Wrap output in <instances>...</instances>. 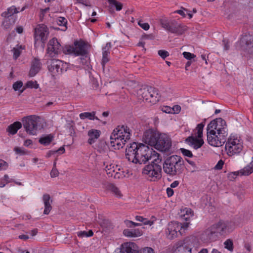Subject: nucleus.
I'll use <instances>...</instances> for the list:
<instances>
[{
	"label": "nucleus",
	"mask_w": 253,
	"mask_h": 253,
	"mask_svg": "<svg viewBox=\"0 0 253 253\" xmlns=\"http://www.w3.org/2000/svg\"><path fill=\"white\" fill-rule=\"evenodd\" d=\"M155 152L148 146L136 142L130 144L126 149V158L135 164H145L155 156Z\"/></svg>",
	"instance_id": "1"
},
{
	"label": "nucleus",
	"mask_w": 253,
	"mask_h": 253,
	"mask_svg": "<svg viewBox=\"0 0 253 253\" xmlns=\"http://www.w3.org/2000/svg\"><path fill=\"white\" fill-rule=\"evenodd\" d=\"M164 171L170 176H173L181 174L184 169V161L177 155H172L168 157L163 165Z\"/></svg>",
	"instance_id": "2"
},
{
	"label": "nucleus",
	"mask_w": 253,
	"mask_h": 253,
	"mask_svg": "<svg viewBox=\"0 0 253 253\" xmlns=\"http://www.w3.org/2000/svg\"><path fill=\"white\" fill-rule=\"evenodd\" d=\"M157 160H153L151 163L146 166L143 169L142 174L150 181H156L161 178V166L156 163Z\"/></svg>",
	"instance_id": "3"
},
{
	"label": "nucleus",
	"mask_w": 253,
	"mask_h": 253,
	"mask_svg": "<svg viewBox=\"0 0 253 253\" xmlns=\"http://www.w3.org/2000/svg\"><path fill=\"white\" fill-rule=\"evenodd\" d=\"M199 242L194 236L186 237L183 241H178L176 248L178 251L184 253H196L198 251Z\"/></svg>",
	"instance_id": "4"
},
{
	"label": "nucleus",
	"mask_w": 253,
	"mask_h": 253,
	"mask_svg": "<svg viewBox=\"0 0 253 253\" xmlns=\"http://www.w3.org/2000/svg\"><path fill=\"white\" fill-rule=\"evenodd\" d=\"M243 142L237 136H231L225 144V150L229 156L240 154L243 150Z\"/></svg>",
	"instance_id": "5"
},
{
	"label": "nucleus",
	"mask_w": 253,
	"mask_h": 253,
	"mask_svg": "<svg viewBox=\"0 0 253 253\" xmlns=\"http://www.w3.org/2000/svg\"><path fill=\"white\" fill-rule=\"evenodd\" d=\"M160 23L162 27L167 31L177 35H182L187 30L185 25L178 23L175 20L162 19Z\"/></svg>",
	"instance_id": "6"
},
{
	"label": "nucleus",
	"mask_w": 253,
	"mask_h": 253,
	"mask_svg": "<svg viewBox=\"0 0 253 253\" xmlns=\"http://www.w3.org/2000/svg\"><path fill=\"white\" fill-rule=\"evenodd\" d=\"M47 69L53 77L62 74L68 68L66 63L58 59H51L47 61Z\"/></svg>",
	"instance_id": "7"
},
{
	"label": "nucleus",
	"mask_w": 253,
	"mask_h": 253,
	"mask_svg": "<svg viewBox=\"0 0 253 253\" xmlns=\"http://www.w3.org/2000/svg\"><path fill=\"white\" fill-rule=\"evenodd\" d=\"M40 118L36 116H29L22 119L24 128L29 134L35 135L38 130Z\"/></svg>",
	"instance_id": "8"
},
{
	"label": "nucleus",
	"mask_w": 253,
	"mask_h": 253,
	"mask_svg": "<svg viewBox=\"0 0 253 253\" xmlns=\"http://www.w3.org/2000/svg\"><path fill=\"white\" fill-rule=\"evenodd\" d=\"M207 131V140L210 145L214 147H219L226 142V137L227 135L217 134L213 129Z\"/></svg>",
	"instance_id": "9"
},
{
	"label": "nucleus",
	"mask_w": 253,
	"mask_h": 253,
	"mask_svg": "<svg viewBox=\"0 0 253 253\" xmlns=\"http://www.w3.org/2000/svg\"><path fill=\"white\" fill-rule=\"evenodd\" d=\"M215 130L217 134L227 135L226 128V122L221 118H217L211 121L208 125L207 131Z\"/></svg>",
	"instance_id": "10"
},
{
	"label": "nucleus",
	"mask_w": 253,
	"mask_h": 253,
	"mask_svg": "<svg viewBox=\"0 0 253 253\" xmlns=\"http://www.w3.org/2000/svg\"><path fill=\"white\" fill-rule=\"evenodd\" d=\"M241 50L249 54H253V36L250 34L243 35L239 41Z\"/></svg>",
	"instance_id": "11"
},
{
	"label": "nucleus",
	"mask_w": 253,
	"mask_h": 253,
	"mask_svg": "<svg viewBox=\"0 0 253 253\" xmlns=\"http://www.w3.org/2000/svg\"><path fill=\"white\" fill-rule=\"evenodd\" d=\"M182 234L179 222L171 221L168 224L166 230V234L169 239L172 240L177 237L178 234L181 235Z\"/></svg>",
	"instance_id": "12"
},
{
	"label": "nucleus",
	"mask_w": 253,
	"mask_h": 253,
	"mask_svg": "<svg viewBox=\"0 0 253 253\" xmlns=\"http://www.w3.org/2000/svg\"><path fill=\"white\" fill-rule=\"evenodd\" d=\"M171 147V139L166 134H160L155 148L162 152L169 151Z\"/></svg>",
	"instance_id": "13"
},
{
	"label": "nucleus",
	"mask_w": 253,
	"mask_h": 253,
	"mask_svg": "<svg viewBox=\"0 0 253 253\" xmlns=\"http://www.w3.org/2000/svg\"><path fill=\"white\" fill-rule=\"evenodd\" d=\"M62 47L55 38L50 40L47 45V53L51 57L60 54L62 52Z\"/></svg>",
	"instance_id": "14"
},
{
	"label": "nucleus",
	"mask_w": 253,
	"mask_h": 253,
	"mask_svg": "<svg viewBox=\"0 0 253 253\" xmlns=\"http://www.w3.org/2000/svg\"><path fill=\"white\" fill-rule=\"evenodd\" d=\"M160 135V134L156 131L149 129L144 132L143 136V141L146 144H148L151 146H154L155 148L157 140Z\"/></svg>",
	"instance_id": "15"
},
{
	"label": "nucleus",
	"mask_w": 253,
	"mask_h": 253,
	"mask_svg": "<svg viewBox=\"0 0 253 253\" xmlns=\"http://www.w3.org/2000/svg\"><path fill=\"white\" fill-rule=\"evenodd\" d=\"M48 34L47 27L43 25H39L35 29V42L41 41L44 43L47 40V35Z\"/></svg>",
	"instance_id": "16"
},
{
	"label": "nucleus",
	"mask_w": 253,
	"mask_h": 253,
	"mask_svg": "<svg viewBox=\"0 0 253 253\" xmlns=\"http://www.w3.org/2000/svg\"><path fill=\"white\" fill-rule=\"evenodd\" d=\"M115 253H138V247L133 242L124 243Z\"/></svg>",
	"instance_id": "17"
},
{
	"label": "nucleus",
	"mask_w": 253,
	"mask_h": 253,
	"mask_svg": "<svg viewBox=\"0 0 253 253\" xmlns=\"http://www.w3.org/2000/svg\"><path fill=\"white\" fill-rule=\"evenodd\" d=\"M131 130L126 126H118L113 130L111 134H115V136L119 137H125L126 140H129Z\"/></svg>",
	"instance_id": "18"
},
{
	"label": "nucleus",
	"mask_w": 253,
	"mask_h": 253,
	"mask_svg": "<svg viewBox=\"0 0 253 253\" xmlns=\"http://www.w3.org/2000/svg\"><path fill=\"white\" fill-rule=\"evenodd\" d=\"M42 63L37 57H34L31 61V67L29 72V76L34 77L42 69Z\"/></svg>",
	"instance_id": "19"
},
{
	"label": "nucleus",
	"mask_w": 253,
	"mask_h": 253,
	"mask_svg": "<svg viewBox=\"0 0 253 253\" xmlns=\"http://www.w3.org/2000/svg\"><path fill=\"white\" fill-rule=\"evenodd\" d=\"M75 55L76 56H85L87 54L86 44L83 41H76L74 42Z\"/></svg>",
	"instance_id": "20"
},
{
	"label": "nucleus",
	"mask_w": 253,
	"mask_h": 253,
	"mask_svg": "<svg viewBox=\"0 0 253 253\" xmlns=\"http://www.w3.org/2000/svg\"><path fill=\"white\" fill-rule=\"evenodd\" d=\"M111 144L112 146L115 147V149H120L123 147L126 142L128 140H126L125 137H119L115 136V134H111L110 136Z\"/></svg>",
	"instance_id": "21"
},
{
	"label": "nucleus",
	"mask_w": 253,
	"mask_h": 253,
	"mask_svg": "<svg viewBox=\"0 0 253 253\" xmlns=\"http://www.w3.org/2000/svg\"><path fill=\"white\" fill-rule=\"evenodd\" d=\"M218 235L215 229L211 226L207 229L202 235V238L206 241H214L216 240Z\"/></svg>",
	"instance_id": "22"
},
{
	"label": "nucleus",
	"mask_w": 253,
	"mask_h": 253,
	"mask_svg": "<svg viewBox=\"0 0 253 253\" xmlns=\"http://www.w3.org/2000/svg\"><path fill=\"white\" fill-rule=\"evenodd\" d=\"M212 226L217 234L218 233L222 234L227 231L228 222L220 221L218 223L213 224Z\"/></svg>",
	"instance_id": "23"
},
{
	"label": "nucleus",
	"mask_w": 253,
	"mask_h": 253,
	"mask_svg": "<svg viewBox=\"0 0 253 253\" xmlns=\"http://www.w3.org/2000/svg\"><path fill=\"white\" fill-rule=\"evenodd\" d=\"M42 200L44 203V210L43 213L44 214H48L52 210V206L51 204L52 200L51 199L50 196L48 194H44L42 197Z\"/></svg>",
	"instance_id": "24"
},
{
	"label": "nucleus",
	"mask_w": 253,
	"mask_h": 253,
	"mask_svg": "<svg viewBox=\"0 0 253 253\" xmlns=\"http://www.w3.org/2000/svg\"><path fill=\"white\" fill-rule=\"evenodd\" d=\"M186 141L196 150L200 148L204 144V140L202 139H198L192 136L187 138Z\"/></svg>",
	"instance_id": "25"
},
{
	"label": "nucleus",
	"mask_w": 253,
	"mask_h": 253,
	"mask_svg": "<svg viewBox=\"0 0 253 253\" xmlns=\"http://www.w3.org/2000/svg\"><path fill=\"white\" fill-rule=\"evenodd\" d=\"M101 131L99 130L95 129H91L89 130L87 133V135L89 136L87 142L90 145L92 144L99 137Z\"/></svg>",
	"instance_id": "26"
},
{
	"label": "nucleus",
	"mask_w": 253,
	"mask_h": 253,
	"mask_svg": "<svg viewBox=\"0 0 253 253\" xmlns=\"http://www.w3.org/2000/svg\"><path fill=\"white\" fill-rule=\"evenodd\" d=\"M150 96V103H156L160 100L161 95L159 90L154 87L149 86Z\"/></svg>",
	"instance_id": "27"
},
{
	"label": "nucleus",
	"mask_w": 253,
	"mask_h": 253,
	"mask_svg": "<svg viewBox=\"0 0 253 253\" xmlns=\"http://www.w3.org/2000/svg\"><path fill=\"white\" fill-rule=\"evenodd\" d=\"M137 94L140 97V99H143L146 101L150 102V96L149 86L144 87L143 88H140L138 90Z\"/></svg>",
	"instance_id": "28"
},
{
	"label": "nucleus",
	"mask_w": 253,
	"mask_h": 253,
	"mask_svg": "<svg viewBox=\"0 0 253 253\" xmlns=\"http://www.w3.org/2000/svg\"><path fill=\"white\" fill-rule=\"evenodd\" d=\"M125 236L128 237H138L142 235V231L139 229H126L123 231Z\"/></svg>",
	"instance_id": "29"
},
{
	"label": "nucleus",
	"mask_w": 253,
	"mask_h": 253,
	"mask_svg": "<svg viewBox=\"0 0 253 253\" xmlns=\"http://www.w3.org/2000/svg\"><path fill=\"white\" fill-rule=\"evenodd\" d=\"M22 127V124L20 122H15L9 125L6 128V130L11 134H15L18 129Z\"/></svg>",
	"instance_id": "30"
},
{
	"label": "nucleus",
	"mask_w": 253,
	"mask_h": 253,
	"mask_svg": "<svg viewBox=\"0 0 253 253\" xmlns=\"http://www.w3.org/2000/svg\"><path fill=\"white\" fill-rule=\"evenodd\" d=\"M2 22L1 26L4 29H10L15 23L16 18L14 17H5Z\"/></svg>",
	"instance_id": "31"
},
{
	"label": "nucleus",
	"mask_w": 253,
	"mask_h": 253,
	"mask_svg": "<svg viewBox=\"0 0 253 253\" xmlns=\"http://www.w3.org/2000/svg\"><path fill=\"white\" fill-rule=\"evenodd\" d=\"M95 112L93 111L92 112H84L81 113L79 115L80 118L82 120H84L86 118L90 120H99L98 118L95 116Z\"/></svg>",
	"instance_id": "32"
},
{
	"label": "nucleus",
	"mask_w": 253,
	"mask_h": 253,
	"mask_svg": "<svg viewBox=\"0 0 253 253\" xmlns=\"http://www.w3.org/2000/svg\"><path fill=\"white\" fill-rule=\"evenodd\" d=\"M241 175H249L253 172V160L240 171Z\"/></svg>",
	"instance_id": "33"
},
{
	"label": "nucleus",
	"mask_w": 253,
	"mask_h": 253,
	"mask_svg": "<svg viewBox=\"0 0 253 253\" xmlns=\"http://www.w3.org/2000/svg\"><path fill=\"white\" fill-rule=\"evenodd\" d=\"M107 189L118 197H121L122 196V194L119 189L114 184L109 183L107 184Z\"/></svg>",
	"instance_id": "34"
},
{
	"label": "nucleus",
	"mask_w": 253,
	"mask_h": 253,
	"mask_svg": "<svg viewBox=\"0 0 253 253\" xmlns=\"http://www.w3.org/2000/svg\"><path fill=\"white\" fill-rule=\"evenodd\" d=\"M18 11L15 6H11L7 9V11H4L2 13L1 16L4 17H11L12 16L15 14L17 13Z\"/></svg>",
	"instance_id": "35"
},
{
	"label": "nucleus",
	"mask_w": 253,
	"mask_h": 253,
	"mask_svg": "<svg viewBox=\"0 0 253 253\" xmlns=\"http://www.w3.org/2000/svg\"><path fill=\"white\" fill-rule=\"evenodd\" d=\"M135 218L137 221L142 222L143 224L149 225L150 226L153 224L154 221L156 219V218L155 217H152L153 220H148L147 218H144L143 216L140 215H136Z\"/></svg>",
	"instance_id": "36"
},
{
	"label": "nucleus",
	"mask_w": 253,
	"mask_h": 253,
	"mask_svg": "<svg viewBox=\"0 0 253 253\" xmlns=\"http://www.w3.org/2000/svg\"><path fill=\"white\" fill-rule=\"evenodd\" d=\"M53 136L51 134L47 135L44 137H42L39 139V142L44 145L49 144L53 140Z\"/></svg>",
	"instance_id": "37"
},
{
	"label": "nucleus",
	"mask_w": 253,
	"mask_h": 253,
	"mask_svg": "<svg viewBox=\"0 0 253 253\" xmlns=\"http://www.w3.org/2000/svg\"><path fill=\"white\" fill-rule=\"evenodd\" d=\"M110 53V51H103L102 53V59L101 61V65L102 66V68L104 70L105 64L108 63L109 61V54Z\"/></svg>",
	"instance_id": "38"
},
{
	"label": "nucleus",
	"mask_w": 253,
	"mask_h": 253,
	"mask_svg": "<svg viewBox=\"0 0 253 253\" xmlns=\"http://www.w3.org/2000/svg\"><path fill=\"white\" fill-rule=\"evenodd\" d=\"M111 6H115L117 11L121 10L123 8V4L116 0H107Z\"/></svg>",
	"instance_id": "39"
},
{
	"label": "nucleus",
	"mask_w": 253,
	"mask_h": 253,
	"mask_svg": "<svg viewBox=\"0 0 253 253\" xmlns=\"http://www.w3.org/2000/svg\"><path fill=\"white\" fill-rule=\"evenodd\" d=\"M57 23L58 25L63 26V29H62V31H65L67 30L66 25L67 24V20L65 18L63 17H58L57 20Z\"/></svg>",
	"instance_id": "40"
},
{
	"label": "nucleus",
	"mask_w": 253,
	"mask_h": 253,
	"mask_svg": "<svg viewBox=\"0 0 253 253\" xmlns=\"http://www.w3.org/2000/svg\"><path fill=\"white\" fill-rule=\"evenodd\" d=\"M22 86H23L22 82L21 81H18L15 82L13 84L12 87H13V89L15 91L19 90L20 93H21L23 92V91L25 89L24 88H23L21 90H20V89L22 87Z\"/></svg>",
	"instance_id": "41"
},
{
	"label": "nucleus",
	"mask_w": 253,
	"mask_h": 253,
	"mask_svg": "<svg viewBox=\"0 0 253 253\" xmlns=\"http://www.w3.org/2000/svg\"><path fill=\"white\" fill-rule=\"evenodd\" d=\"M62 51L65 54H72L75 55L74 46L71 45H66L62 47Z\"/></svg>",
	"instance_id": "42"
},
{
	"label": "nucleus",
	"mask_w": 253,
	"mask_h": 253,
	"mask_svg": "<svg viewBox=\"0 0 253 253\" xmlns=\"http://www.w3.org/2000/svg\"><path fill=\"white\" fill-rule=\"evenodd\" d=\"M204 126L205 124L204 123H201L200 124H199L196 127L197 136L199 138H201L203 136V130Z\"/></svg>",
	"instance_id": "43"
},
{
	"label": "nucleus",
	"mask_w": 253,
	"mask_h": 253,
	"mask_svg": "<svg viewBox=\"0 0 253 253\" xmlns=\"http://www.w3.org/2000/svg\"><path fill=\"white\" fill-rule=\"evenodd\" d=\"M25 86L27 88H34L37 89L38 88H39V84L37 83V81H30L27 82V83L25 84Z\"/></svg>",
	"instance_id": "44"
},
{
	"label": "nucleus",
	"mask_w": 253,
	"mask_h": 253,
	"mask_svg": "<svg viewBox=\"0 0 253 253\" xmlns=\"http://www.w3.org/2000/svg\"><path fill=\"white\" fill-rule=\"evenodd\" d=\"M225 248L229 251L232 252L233 250V243L231 240L228 239L224 243Z\"/></svg>",
	"instance_id": "45"
},
{
	"label": "nucleus",
	"mask_w": 253,
	"mask_h": 253,
	"mask_svg": "<svg viewBox=\"0 0 253 253\" xmlns=\"http://www.w3.org/2000/svg\"><path fill=\"white\" fill-rule=\"evenodd\" d=\"M124 222H125L126 225L127 227H129V228H131L133 226H141L142 225L141 223H136V222H133L132 221L128 220H125Z\"/></svg>",
	"instance_id": "46"
},
{
	"label": "nucleus",
	"mask_w": 253,
	"mask_h": 253,
	"mask_svg": "<svg viewBox=\"0 0 253 253\" xmlns=\"http://www.w3.org/2000/svg\"><path fill=\"white\" fill-rule=\"evenodd\" d=\"M181 153L185 156L191 158L193 157V154L191 151L185 148H181L180 149Z\"/></svg>",
	"instance_id": "47"
},
{
	"label": "nucleus",
	"mask_w": 253,
	"mask_h": 253,
	"mask_svg": "<svg viewBox=\"0 0 253 253\" xmlns=\"http://www.w3.org/2000/svg\"><path fill=\"white\" fill-rule=\"evenodd\" d=\"M158 53L164 59L169 55V52L165 50H159Z\"/></svg>",
	"instance_id": "48"
},
{
	"label": "nucleus",
	"mask_w": 253,
	"mask_h": 253,
	"mask_svg": "<svg viewBox=\"0 0 253 253\" xmlns=\"http://www.w3.org/2000/svg\"><path fill=\"white\" fill-rule=\"evenodd\" d=\"M183 55L184 58L188 60H191L196 57V55L193 53L188 52H184Z\"/></svg>",
	"instance_id": "49"
},
{
	"label": "nucleus",
	"mask_w": 253,
	"mask_h": 253,
	"mask_svg": "<svg viewBox=\"0 0 253 253\" xmlns=\"http://www.w3.org/2000/svg\"><path fill=\"white\" fill-rule=\"evenodd\" d=\"M138 25L140 26V27H141L142 29H143L144 30H148L149 28V25L147 23H143V22L141 20H140L138 22Z\"/></svg>",
	"instance_id": "50"
},
{
	"label": "nucleus",
	"mask_w": 253,
	"mask_h": 253,
	"mask_svg": "<svg viewBox=\"0 0 253 253\" xmlns=\"http://www.w3.org/2000/svg\"><path fill=\"white\" fill-rule=\"evenodd\" d=\"M13 51V58L17 59L21 54V50L19 48H14Z\"/></svg>",
	"instance_id": "51"
},
{
	"label": "nucleus",
	"mask_w": 253,
	"mask_h": 253,
	"mask_svg": "<svg viewBox=\"0 0 253 253\" xmlns=\"http://www.w3.org/2000/svg\"><path fill=\"white\" fill-rule=\"evenodd\" d=\"M138 253H154L153 250L149 247H146L140 251L138 250Z\"/></svg>",
	"instance_id": "52"
},
{
	"label": "nucleus",
	"mask_w": 253,
	"mask_h": 253,
	"mask_svg": "<svg viewBox=\"0 0 253 253\" xmlns=\"http://www.w3.org/2000/svg\"><path fill=\"white\" fill-rule=\"evenodd\" d=\"M8 167V164L2 160H0V170H5Z\"/></svg>",
	"instance_id": "53"
},
{
	"label": "nucleus",
	"mask_w": 253,
	"mask_h": 253,
	"mask_svg": "<svg viewBox=\"0 0 253 253\" xmlns=\"http://www.w3.org/2000/svg\"><path fill=\"white\" fill-rule=\"evenodd\" d=\"M14 150L17 154L22 155L26 154L24 150L20 147H15Z\"/></svg>",
	"instance_id": "54"
},
{
	"label": "nucleus",
	"mask_w": 253,
	"mask_h": 253,
	"mask_svg": "<svg viewBox=\"0 0 253 253\" xmlns=\"http://www.w3.org/2000/svg\"><path fill=\"white\" fill-rule=\"evenodd\" d=\"M59 172L56 168H52L50 174L51 177H56L59 175Z\"/></svg>",
	"instance_id": "55"
},
{
	"label": "nucleus",
	"mask_w": 253,
	"mask_h": 253,
	"mask_svg": "<svg viewBox=\"0 0 253 253\" xmlns=\"http://www.w3.org/2000/svg\"><path fill=\"white\" fill-rule=\"evenodd\" d=\"M162 110L163 112H165L166 113H173V109L169 106H163L162 108Z\"/></svg>",
	"instance_id": "56"
},
{
	"label": "nucleus",
	"mask_w": 253,
	"mask_h": 253,
	"mask_svg": "<svg viewBox=\"0 0 253 253\" xmlns=\"http://www.w3.org/2000/svg\"><path fill=\"white\" fill-rule=\"evenodd\" d=\"M224 165V162L222 160H220L214 167L215 169H221Z\"/></svg>",
	"instance_id": "57"
},
{
	"label": "nucleus",
	"mask_w": 253,
	"mask_h": 253,
	"mask_svg": "<svg viewBox=\"0 0 253 253\" xmlns=\"http://www.w3.org/2000/svg\"><path fill=\"white\" fill-rule=\"evenodd\" d=\"M239 171L230 173L228 174V178L230 180H232L233 179H235L236 176L239 175Z\"/></svg>",
	"instance_id": "58"
},
{
	"label": "nucleus",
	"mask_w": 253,
	"mask_h": 253,
	"mask_svg": "<svg viewBox=\"0 0 253 253\" xmlns=\"http://www.w3.org/2000/svg\"><path fill=\"white\" fill-rule=\"evenodd\" d=\"M8 179H9L8 176L7 174H5L3 177V180L4 181H5V183L4 182H1L0 183V187H3L5 185L6 183H7L10 182V181L8 180Z\"/></svg>",
	"instance_id": "59"
},
{
	"label": "nucleus",
	"mask_w": 253,
	"mask_h": 253,
	"mask_svg": "<svg viewBox=\"0 0 253 253\" xmlns=\"http://www.w3.org/2000/svg\"><path fill=\"white\" fill-rule=\"evenodd\" d=\"M183 214H186L189 216H193V212L191 209L185 208L183 211Z\"/></svg>",
	"instance_id": "60"
},
{
	"label": "nucleus",
	"mask_w": 253,
	"mask_h": 253,
	"mask_svg": "<svg viewBox=\"0 0 253 253\" xmlns=\"http://www.w3.org/2000/svg\"><path fill=\"white\" fill-rule=\"evenodd\" d=\"M223 43L224 45V48L225 50H228L229 49L230 45L229 44V42L227 40L224 39L223 40Z\"/></svg>",
	"instance_id": "61"
},
{
	"label": "nucleus",
	"mask_w": 253,
	"mask_h": 253,
	"mask_svg": "<svg viewBox=\"0 0 253 253\" xmlns=\"http://www.w3.org/2000/svg\"><path fill=\"white\" fill-rule=\"evenodd\" d=\"M172 109H173V113H178L180 111L181 107L179 105H175Z\"/></svg>",
	"instance_id": "62"
},
{
	"label": "nucleus",
	"mask_w": 253,
	"mask_h": 253,
	"mask_svg": "<svg viewBox=\"0 0 253 253\" xmlns=\"http://www.w3.org/2000/svg\"><path fill=\"white\" fill-rule=\"evenodd\" d=\"M111 47V42H107L106 44V46L102 48L103 51H104L106 50V51H110V49Z\"/></svg>",
	"instance_id": "63"
},
{
	"label": "nucleus",
	"mask_w": 253,
	"mask_h": 253,
	"mask_svg": "<svg viewBox=\"0 0 253 253\" xmlns=\"http://www.w3.org/2000/svg\"><path fill=\"white\" fill-rule=\"evenodd\" d=\"M167 193L169 197H171L173 195V190L171 188H168L167 189Z\"/></svg>",
	"instance_id": "64"
}]
</instances>
